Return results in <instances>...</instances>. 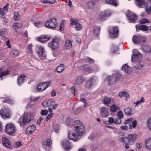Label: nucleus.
Segmentation results:
<instances>
[{
	"label": "nucleus",
	"mask_w": 151,
	"mask_h": 151,
	"mask_svg": "<svg viewBox=\"0 0 151 151\" xmlns=\"http://www.w3.org/2000/svg\"><path fill=\"white\" fill-rule=\"evenodd\" d=\"M137 137V135L135 134H129L126 137L119 138L118 140L121 143L125 144V148L128 149L129 148L130 145L134 144Z\"/></svg>",
	"instance_id": "1"
},
{
	"label": "nucleus",
	"mask_w": 151,
	"mask_h": 151,
	"mask_svg": "<svg viewBox=\"0 0 151 151\" xmlns=\"http://www.w3.org/2000/svg\"><path fill=\"white\" fill-rule=\"evenodd\" d=\"M133 55L131 60L132 62H136L135 67L138 69H141L144 65V62L141 60L142 55L136 49L133 50Z\"/></svg>",
	"instance_id": "2"
},
{
	"label": "nucleus",
	"mask_w": 151,
	"mask_h": 151,
	"mask_svg": "<svg viewBox=\"0 0 151 151\" xmlns=\"http://www.w3.org/2000/svg\"><path fill=\"white\" fill-rule=\"evenodd\" d=\"M78 131H76L75 130L70 131L68 134V137L70 140L76 142L78 139V137L82 135L83 133L80 134Z\"/></svg>",
	"instance_id": "3"
},
{
	"label": "nucleus",
	"mask_w": 151,
	"mask_h": 151,
	"mask_svg": "<svg viewBox=\"0 0 151 151\" xmlns=\"http://www.w3.org/2000/svg\"><path fill=\"white\" fill-rule=\"evenodd\" d=\"M74 129L76 131H78L80 134L83 133L85 129L84 126L79 121L76 120L74 122L73 125Z\"/></svg>",
	"instance_id": "4"
},
{
	"label": "nucleus",
	"mask_w": 151,
	"mask_h": 151,
	"mask_svg": "<svg viewBox=\"0 0 151 151\" xmlns=\"http://www.w3.org/2000/svg\"><path fill=\"white\" fill-rule=\"evenodd\" d=\"M6 29H3L0 30V36H1L3 38V40L5 42H6V45L8 48L11 47V46L10 44V39L7 37H5V36L7 34L6 33Z\"/></svg>",
	"instance_id": "5"
},
{
	"label": "nucleus",
	"mask_w": 151,
	"mask_h": 151,
	"mask_svg": "<svg viewBox=\"0 0 151 151\" xmlns=\"http://www.w3.org/2000/svg\"><path fill=\"white\" fill-rule=\"evenodd\" d=\"M36 52L39 58L41 59H43L46 57V52L44 48L41 46L39 45L37 47Z\"/></svg>",
	"instance_id": "6"
},
{
	"label": "nucleus",
	"mask_w": 151,
	"mask_h": 151,
	"mask_svg": "<svg viewBox=\"0 0 151 151\" xmlns=\"http://www.w3.org/2000/svg\"><path fill=\"white\" fill-rule=\"evenodd\" d=\"M5 132L9 134H11L16 132V127L12 123H8L5 126Z\"/></svg>",
	"instance_id": "7"
},
{
	"label": "nucleus",
	"mask_w": 151,
	"mask_h": 151,
	"mask_svg": "<svg viewBox=\"0 0 151 151\" xmlns=\"http://www.w3.org/2000/svg\"><path fill=\"white\" fill-rule=\"evenodd\" d=\"M0 115L4 119L10 118L11 114L9 109L8 108H4L1 110L0 111Z\"/></svg>",
	"instance_id": "8"
},
{
	"label": "nucleus",
	"mask_w": 151,
	"mask_h": 151,
	"mask_svg": "<svg viewBox=\"0 0 151 151\" xmlns=\"http://www.w3.org/2000/svg\"><path fill=\"white\" fill-rule=\"evenodd\" d=\"M113 12L110 10H106L101 13L98 17V19L101 20H104L110 16Z\"/></svg>",
	"instance_id": "9"
},
{
	"label": "nucleus",
	"mask_w": 151,
	"mask_h": 151,
	"mask_svg": "<svg viewBox=\"0 0 151 151\" xmlns=\"http://www.w3.org/2000/svg\"><path fill=\"white\" fill-rule=\"evenodd\" d=\"M51 81L41 83L38 86L37 89L38 92H41L45 90L51 83Z\"/></svg>",
	"instance_id": "10"
},
{
	"label": "nucleus",
	"mask_w": 151,
	"mask_h": 151,
	"mask_svg": "<svg viewBox=\"0 0 151 151\" xmlns=\"http://www.w3.org/2000/svg\"><path fill=\"white\" fill-rule=\"evenodd\" d=\"M45 25L47 27L50 29H53L56 27L57 26L56 19L53 18L47 21L45 23Z\"/></svg>",
	"instance_id": "11"
},
{
	"label": "nucleus",
	"mask_w": 151,
	"mask_h": 151,
	"mask_svg": "<svg viewBox=\"0 0 151 151\" xmlns=\"http://www.w3.org/2000/svg\"><path fill=\"white\" fill-rule=\"evenodd\" d=\"M119 31L116 27H111L109 28V35L110 37L115 38L117 37Z\"/></svg>",
	"instance_id": "12"
},
{
	"label": "nucleus",
	"mask_w": 151,
	"mask_h": 151,
	"mask_svg": "<svg viewBox=\"0 0 151 151\" xmlns=\"http://www.w3.org/2000/svg\"><path fill=\"white\" fill-rule=\"evenodd\" d=\"M59 40L57 38H54L52 41L48 44V46L52 50H55L58 47Z\"/></svg>",
	"instance_id": "13"
},
{
	"label": "nucleus",
	"mask_w": 151,
	"mask_h": 151,
	"mask_svg": "<svg viewBox=\"0 0 151 151\" xmlns=\"http://www.w3.org/2000/svg\"><path fill=\"white\" fill-rule=\"evenodd\" d=\"M126 14L130 23L133 22L137 19L136 16L129 10L127 11Z\"/></svg>",
	"instance_id": "14"
},
{
	"label": "nucleus",
	"mask_w": 151,
	"mask_h": 151,
	"mask_svg": "<svg viewBox=\"0 0 151 151\" xmlns=\"http://www.w3.org/2000/svg\"><path fill=\"white\" fill-rule=\"evenodd\" d=\"M71 25H76L75 28L78 30H81L82 28L81 24L78 22L76 19H71L70 20Z\"/></svg>",
	"instance_id": "15"
},
{
	"label": "nucleus",
	"mask_w": 151,
	"mask_h": 151,
	"mask_svg": "<svg viewBox=\"0 0 151 151\" xmlns=\"http://www.w3.org/2000/svg\"><path fill=\"white\" fill-rule=\"evenodd\" d=\"M62 145L66 150H70L72 147V145L69 142L68 139H64L62 142Z\"/></svg>",
	"instance_id": "16"
},
{
	"label": "nucleus",
	"mask_w": 151,
	"mask_h": 151,
	"mask_svg": "<svg viewBox=\"0 0 151 151\" xmlns=\"http://www.w3.org/2000/svg\"><path fill=\"white\" fill-rule=\"evenodd\" d=\"M50 38V36L47 35H43L37 37L36 39L39 42H44L47 41Z\"/></svg>",
	"instance_id": "17"
},
{
	"label": "nucleus",
	"mask_w": 151,
	"mask_h": 151,
	"mask_svg": "<svg viewBox=\"0 0 151 151\" xmlns=\"http://www.w3.org/2000/svg\"><path fill=\"white\" fill-rule=\"evenodd\" d=\"M36 114L35 113H28L26 116H24L27 123L30 122L32 120H33L34 116Z\"/></svg>",
	"instance_id": "18"
},
{
	"label": "nucleus",
	"mask_w": 151,
	"mask_h": 151,
	"mask_svg": "<svg viewBox=\"0 0 151 151\" xmlns=\"http://www.w3.org/2000/svg\"><path fill=\"white\" fill-rule=\"evenodd\" d=\"M54 104V101L52 99L46 100L42 104V105L45 107H50Z\"/></svg>",
	"instance_id": "19"
},
{
	"label": "nucleus",
	"mask_w": 151,
	"mask_h": 151,
	"mask_svg": "<svg viewBox=\"0 0 151 151\" xmlns=\"http://www.w3.org/2000/svg\"><path fill=\"white\" fill-rule=\"evenodd\" d=\"M136 31L138 32L139 30L143 31H147L149 30V27L145 25H136Z\"/></svg>",
	"instance_id": "20"
},
{
	"label": "nucleus",
	"mask_w": 151,
	"mask_h": 151,
	"mask_svg": "<svg viewBox=\"0 0 151 151\" xmlns=\"http://www.w3.org/2000/svg\"><path fill=\"white\" fill-rule=\"evenodd\" d=\"M9 4H7L4 6L3 8H0V17H2L7 12L8 9V6H9Z\"/></svg>",
	"instance_id": "21"
},
{
	"label": "nucleus",
	"mask_w": 151,
	"mask_h": 151,
	"mask_svg": "<svg viewBox=\"0 0 151 151\" xmlns=\"http://www.w3.org/2000/svg\"><path fill=\"white\" fill-rule=\"evenodd\" d=\"M2 142L3 145L6 148H9L11 147L10 142L7 138L3 137L2 139Z\"/></svg>",
	"instance_id": "22"
},
{
	"label": "nucleus",
	"mask_w": 151,
	"mask_h": 151,
	"mask_svg": "<svg viewBox=\"0 0 151 151\" xmlns=\"http://www.w3.org/2000/svg\"><path fill=\"white\" fill-rule=\"evenodd\" d=\"M52 144L51 140L49 139H48L46 140L45 141H44L42 143V146L44 148H46L47 146L48 147H50ZM46 150H49V149L48 148L47 149H46Z\"/></svg>",
	"instance_id": "23"
},
{
	"label": "nucleus",
	"mask_w": 151,
	"mask_h": 151,
	"mask_svg": "<svg viewBox=\"0 0 151 151\" xmlns=\"http://www.w3.org/2000/svg\"><path fill=\"white\" fill-rule=\"evenodd\" d=\"M10 73L9 70H8L1 71V72L0 73V80H2L3 78H4L7 76L9 75Z\"/></svg>",
	"instance_id": "24"
},
{
	"label": "nucleus",
	"mask_w": 151,
	"mask_h": 151,
	"mask_svg": "<svg viewBox=\"0 0 151 151\" xmlns=\"http://www.w3.org/2000/svg\"><path fill=\"white\" fill-rule=\"evenodd\" d=\"M100 114L103 117H105L107 116L109 114L108 109L106 107L103 108L101 110Z\"/></svg>",
	"instance_id": "25"
},
{
	"label": "nucleus",
	"mask_w": 151,
	"mask_h": 151,
	"mask_svg": "<svg viewBox=\"0 0 151 151\" xmlns=\"http://www.w3.org/2000/svg\"><path fill=\"white\" fill-rule=\"evenodd\" d=\"M36 129V126L35 125H32L30 126L27 128L26 131L28 133L31 134L35 131Z\"/></svg>",
	"instance_id": "26"
},
{
	"label": "nucleus",
	"mask_w": 151,
	"mask_h": 151,
	"mask_svg": "<svg viewBox=\"0 0 151 151\" xmlns=\"http://www.w3.org/2000/svg\"><path fill=\"white\" fill-rule=\"evenodd\" d=\"M26 76L24 75H22L19 76L17 79V84L19 85H21L24 82Z\"/></svg>",
	"instance_id": "27"
},
{
	"label": "nucleus",
	"mask_w": 151,
	"mask_h": 151,
	"mask_svg": "<svg viewBox=\"0 0 151 151\" xmlns=\"http://www.w3.org/2000/svg\"><path fill=\"white\" fill-rule=\"evenodd\" d=\"M145 10L148 14L151 12V0H149L146 4Z\"/></svg>",
	"instance_id": "28"
},
{
	"label": "nucleus",
	"mask_w": 151,
	"mask_h": 151,
	"mask_svg": "<svg viewBox=\"0 0 151 151\" xmlns=\"http://www.w3.org/2000/svg\"><path fill=\"white\" fill-rule=\"evenodd\" d=\"M18 122L21 127L27 124L24 116L20 117L19 119Z\"/></svg>",
	"instance_id": "29"
},
{
	"label": "nucleus",
	"mask_w": 151,
	"mask_h": 151,
	"mask_svg": "<svg viewBox=\"0 0 151 151\" xmlns=\"http://www.w3.org/2000/svg\"><path fill=\"white\" fill-rule=\"evenodd\" d=\"M84 78L82 76H78L76 79L74 84L76 85H79L81 84L83 81Z\"/></svg>",
	"instance_id": "30"
},
{
	"label": "nucleus",
	"mask_w": 151,
	"mask_h": 151,
	"mask_svg": "<svg viewBox=\"0 0 151 151\" xmlns=\"http://www.w3.org/2000/svg\"><path fill=\"white\" fill-rule=\"evenodd\" d=\"M105 2L106 4L112 5L114 6L118 5V3L116 0H105Z\"/></svg>",
	"instance_id": "31"
},
{
	"label": "nucleus",
	"mask_w": 151,
	"mask_h": 151,
	"mask_svg": "<svg viewBox=\"0 0 151 151\" xmlns=\"http://www.w3.org/2000/svg\"><path fill=\"white\" fill-rule=\"evenodd\" d=\"M107 78L109 85L114 83L116 81V78L113 76H108Z\"/></svg>",
	"instance_id": "32"
},
{
	"label": "nucleus",
	"mask_w": 151,
	"mask_h": 151,
	"mask_svg": "<svg viewBox=\"0 0 151 151\" xmlns=\"http://www.w3.org/2000/svg\"><path fill=\"white\" fill-rule=\"evenodd\" d=\"M122 69L127 73H129L131 72V68L129 67L127 64L122 65Z\"/></svg>",
	"instance_id": "33"
},
{
	"label": "nucleus",
	"mask_w": 151,
	"mask_h": 151,
	"mask_svg": "<svg viewBox=\"0 0 151 151\" xmlns=\"http://www.w3.org/2000/svg\"><path fill=\"white\" fill-rule=\"evenodd\" d=\"M140 35H134L133 36L132 40L135 44L139 43Z\"/></svg>",
	"instance_id": "34"
},
{
	"label": "nucleus",
	"mask_w": 151,
	"mask_h": 151,
	"mask_svg": "<svg viewBox=\"0 0 151 151\" xmlns=\"http://www.w3.org/2000/svg\"><path fill=\"white\" fill-rule=\"evenodd\" d=\"M102 100L104 104L105 105H107L109 104L111 101V99L105 96L103 98Z\"/></svg>",
	"instance_id": "35"
},
{
	"label": "nucleus",
	"mask_w": 151,
	"mask_h": 151,
	"mask_svg": "<svg viewBox=\"0 0 151 151\" xmlns=\"http://www.w3.org/2000/svg\"><path fill=\"white\" fill-rule=\"evenodd\" d=\"M135 4L138 6H140L145 4V1L144 0H135Z\"/></svg>",
	"instance_id": "36"
},
{
	"label": "nucleus",
	"mask_w": 151,
	"mask_h": 151,
	"mask_svg": "<svg viewBox=\"0 0 151 151\" xmlns=\"http://www.w3.org/2000/svg\"><path fill=\"white\" fill-rule=\"evenodd\" d=\"M145 146L148 149H151V138L147 139L145 142Z\"/></svg>",
	"instance_id": "37"
},
{
	"label": "nucleus",
	"mask_w": 151,
	"mask_h": 151,
	"mask_svg": "<svg viewBox=\"0 0 151 151\" xmlns=\"http://www.w3.org/2000/svg\"><path fill=\"white\" fill-rule=\"evenodd\" d=\"M94 81L93 78H91L87 82L86 86L88 87H91L94 84Z\"/></svg>",
	"instance_id": "38"
},
{
	"label": "nucleus",
	"mask_w": 151,
	"mask_h": 151,
	"mask_svg": "<svg viewBox=\"0 0 151 151\" xmlns=\"http://www.w3.org/2000/svg\"><path fill=\"white\" fill-rule=\"evenodd\" d=\"M73 119L70 117H68L67 119L65 124L68 127H70L73 125Z\"/></svg>",
	"instance_id": "39"
},
{
	"label": "nucleus",
	"mask_w": 151,
	"mask_h": 151,
	"mask_svg": "<svg viewBox=\"0 0 151 151\" xmlns=\"http://www.w3.org/2000/svg\"><path fill=\"white\" fill-rule=\"evenodd\" d=\"M65 46L67 49H69L71 47V42L70 40H67L65 41Z\"/></svg>",
	"instance_id": "40"
},
{
	"label": "nucleus",
	"mask_w": 151,
	"mask_h": 151,
	"mask_svg": "<svg viewBox=\"0 0 151 151\" xmlns=\"http://www.w3.org/2000/svg\"><path fill=\"white\" fill-rule=\"evenodd\" d=\"M131 123L132 124H129V128L130 129H132V128H135L137 126V122L136 120H133V119Z\"/></svg>",
	"instance_id": "41"
},
{
	"label": "nucleus",
	"mask_w": 151,
	"mask_h": 151,
	"mask_svg": "<svg viewBox=\"0 0 151 151\" xmlns=\"http://www.w3.org/2000/svg\"><path fill=\"white\" fill-rule=\"evenodd\" d=\"M64 68L63 65L61 64L56 68V70L58 72L60 73L64 70Z\"/></svg>",
	"instance_id": "42"
},
{
	"label": "nucleus",
	"mask_w": 151,
	"mask_h": 151,
	"mask_svg": "<svg viewBox=\"0 0 151 151\" xmlns=\"http://www.w3.org/2000/svg\"><path fill=\"white\" fill-rule=\"evenodd\" d=\"M124 111L125 114L127 115H130L132 114V110L130 108H126Z\"/></svg>",
	"instance_id": "43"
},
{
	"label": "nucleus",
	"mask_w": 151,
	"mask_h": 151,
	"mask_svg": "<svg viewBox=\"0 0 151 151\" xmlns=\"http://www.w3.org/2000/svg\"><path fill=\"white\" fill-rule=\"evenodd\" d=\"M145 99L144 98H141L139 101H138L134 103L135 104V106L138 107L139 105L142 103H143L145 101Z\"/></svg>",
	"instance_id": "44"
},
{
	"label": "nucleus",
	"mask_w": 151,
	"mask_h": 151,
	"mask_svg": "<svg viewBox=\"0 0 151 151\" xmlns=\"http://www.w3.org/2000/svg\"><path fill=\"white\" fill-rule=\"evenodd\" d=\"M139 40V43L145 42L147 41L146 37L140 35V39Z\"/></svg>",
	"instance_id": "45"
},
{
	"label": "nucleus",
	"mask_w": 151,
	"mask_h": 151,
	"mask_svg": "<svg viewBox=\"0 0 151 151\" xmlns=\"http://www.w3.org/2000/svg\"><path fill=\"white\" fill-rule=\"evenodd\" d=\"M100 28L99 27H94L93 28V31L94 33L96 35H98L99 33Z\"/></svg>",
	"instance_id": "46"
},
{
	"label": "nucleus",
	"mask_w": 151,
	"mask_h": 151,
	"mask_svg": "<svg viewBox=\"0 0 151 151\" xmlns=\"http://www.w3.org/2000/svg\"><path fill=\"white\" fill-rule=\"evenodd\" d=\"M14 18L15 20L18 21L20 19V16L18 12H15L14 14Z\"/></svg>",
	"instance_id": "47"
},
{
	"label": "nucleus",
	"mask_w": 151,
	"mask_h": 151,
	"mask_svg": "<svg viewBox=\"0 0 151 151\" xmlns=\"http://www.w3.org/2000/svg\"><path fill=\"white\" fill-rule=\"evenodd\" d=\"M143 50L146 52H150L151 51V48L148 46H144L142 47Z\"/></svg>",
	"instance_id": "48"
},
{
	"label": "nucleus",
	"mask_w": 151,
	"mask_h": 151,
	"mask_svg": "<svg viewBox=\"0 0 151 151\" xmlns=\"http://www.w3.org/2000/svg\"><path fill=\"white\" fill-rule=\"evenodd\" d=\"M22 26V23H14L13 25V27L15 29H16L20 28Z\"/></svg>",
	"instance_id": "49"
},
{
	"label": "nucleus",
	"mask_w": 151,
	"mask_h": 151,
	"mask_svg": "<svg viewBox=\"0 0 151 151\" xmlns=\"http://www.w3.org/2000/svg\"><path fill=\"white\" fill-rule=\"evenodd\" d=\"M56 0H42L41 2L43 3H49L53 4L55 2Z\"/></svg>",
	"instance_id": "50"
},
{
	"label": "nucleus",
	"mask_w": 151,
	"mask_h": 151,
	"mask_svg": "<svg viewBox=\"0 0 151 151\" xmlns=\"http://www.w3.org/2000/svg\"><path fill=\"white\" fill-rule=\"evenodd\" d=\"M4 102H6L10 104H12L14 103L15 101L12 99H7L3 101Z\"/></svg>",
	"instance_id": "51"
},
{
	"label": "nucleus",
	"mask_w": 151,
	"mask_h": 151,
	"mask_svg": "<svg viewBox=\"0 0 151 151\" xmlns=\"http://www.w3.org/2000/svg\"><path fill=\"white\" fill-rule=\"evenodd\" d=\"M139 22L140 24H145L147 23H149V21L145 18L141 19L139 20Z\"/></svg>",
	"instance_id": "52"
},
{
	"label": "nucleus",
	"mask_w": 151,
	"mask_h": 151,
	"mask_svg": "<svg viewBox=\"0 0 151 151\" xmlns=\"http://www.w3.org/2000/svg\"><path fill=\"white\" fill-rule=\"evenodd\" d=\"M11 53L14 57H16L19 54V51L16 49H13L12 50Z\"/></svg>",
	"instance_id": "53"
},
{
	"label": "nucleus",
	"mask_w": 151,
	"mask_h": 151,
	"mask_svg": "<svg viewBox=\"0 0 151 151\" xmlns=\"http://www.w3.org/2000/svg\"><path fill=\"white\" fill-rule=\"evenodd\" d=\"M147 125L149 130L151 131V118H148L147 120Z\"/></svg>",
	"instance_id": "54"
},
{
	"label": "nucleus",
	"mask_w": 151,
	"mask_h": 151,
	"mask_svg": "<svg viewBox=\"0 0 151 151\" xmlns=\"http://www.w3.org/2000/svg\"><path fill=\"white\" fill-rule=\"evenodd\" d=\"M93 3L92 1L90 0L88 1L86 4V7L90 8L93 7Z\"/></svg>",
	"instance_id": "55"
},
{
	"label": "nucleus",
	"mask_w": 151,
	"mask_h": 151,
	"mask_svg": "<svg viewBox=\"0 0 151 151\" xmlns=\"http://www.w3.org/2000/svg\"><path fill=\"white\" fill-rule=\"evenodd\" d=\"M32 45L31 44H29L28 46L27 49V53L31 55L32 54Z\"/></svg>",
	"instance_id": "56"
},
{
	"label": "nucleus",
	"mask_w": 151,
	"mask_h": 151,
	"mask_svg": "<svg viewBox=\"0 0 151 151\" xmlns=\"http://www.w3.org/2000/svg\"><path fill=\"white\" fill-rule=\"evenodd\" d=\"M118 108L117 106L115 105H113L110 108V111L112 112H114L118 109Z\"/></svg>",
	"instance_id": "57"
},
{
	"label": "nucleus",
	"mask_w": 151,
	"mask_h": 151,
	"mask_svg": "<svg viewBox=\"0 0 151 151\" xmlns=\"http://www.w3.org/2000/svg\"><path fill=\"white\" fill-rule=\"evenodd\" d=\"M117 116L120 119H122L123 117V112L121 111H118L117 113Z\"/></svg>",
	"instance_id": "58"
},
{
	"label": "nucleus",
	"mask_w": 151,
	"mask_h": 151,
	"mask_svg": "<svg viewBox=\"0 0 151 151\" xmlns=\"http://www.w3.org/2000/svg\"><path fill=\"white\" fill-rule=\"evenodd\" d=\"M40 97L39 96H31L30 97V99L31 101H36L37 100L40 98Z\"/></svg>",
	"instance_id": "59"
},
{
	"label": "nucleus",
	"mask_w": 151,
	"mask_h": 151,
	"mask_svg": "<svg viewBox=\"0 0 151 151\" xmlns=\"http://www.w3.org/2000/svg\"><path fill=\"white\" fill-rule=\"evenodd\" d=\"M54 131L56 133H58L59 131V127L57 125H54L53 127Z\"/></svg>",
	"instance_id": "60"
},
{
	"label": "nucleus",
	"mask_w": 151,
	"mask_h": 151,
	"mask_svg": "<svg viewBox=\"0 0 151 151\" xmlns=\"http://www.w3.org/2000/svg\"><path fill=\"white\" fill-rule=\"evenodd\" d=\"M122 123V121L121 119L119 118H116L114 120V122L115 124H121Z\"/></svg>",
	"instance_id": "61"
},
{
	"label": "nucleus",
	"mask_w": 151,
	"mask_h": 151,
	"mask_svg": "<svg viewBox=\"0 0 151 151\" xmlns=\"http://www.w3.org/2000/svg\"><path fill=\"white\" fill-rule=\"evenodd\" d=\"M34 25L36 27L39 28L42 26V24L41 22H37L34 23Z\"/></svg>",
	"instance_id": "62"
},
{
	"label": "nucleus",
	"mask_w": 151,
	"mask_h": 151,
	"mask_svg": "<svg viewBox=\"0 0 151 151\" xmlns=\"http://www.w3.org/2000/svg\"><path fill=\"white\" fill-rule=\"evenodd\" d=\"M133 120V119L132 118H129L125 120L124 124H127L129 123L131 124Z\"/></svg>",
	"instance_id": "63"
},
{
	"label": "nucleus",
	"mask_w": 151,
	"mask_h": 151,
	"mask_svg": "<svg viewBox=\"0 0 151 151\" xmlns=\"http://www.w3.org/2000/svg\"><path fill=\"white\" fill-rule=\"evenodd\" d=\"M41 114L43 116H45L48 114V111L47 110H42L41 111Z\"/></svg>",
	"instance_id": "64"
}]
</instances>
